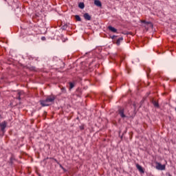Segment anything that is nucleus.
<instances>
[{
    "mask_svg": "<svg viewBox=\"0 0 176 176\" xmlns=\"http://www.w3.org/2000/svg\"><path fill=\"white\" fill-rule=\"evenodd\" d=\"M80 130H85V125L80 126Z\"/></svg>",
    "mask_w": 176,
    "mask_h": 176,
    "instance_id": "nucleus-17",
    "label": "nucleus"
},
{
    "mask_svg": "<svg viewBox=\"0 0 176 176\" xmlns=\"http://www.w3.org/2000/svg\"><path fill=\"white\" fill-rule=\"evenodd\" d=\"M136 167L140 173H144V169L142 168V166H141L140 164H137Z\"/></svg>",
    "mask_w": 176,
    "mask_h": 176,
    "instance_id": "nucleus-7",
    "label": "nucleus"
},
{
    "mask_svg": "<svg viewBox=\"0 0 176 176\" xmlns=\"http://www.w3.org/2000/svg\"><path fill=\"white\" fill-rule=\"evenodd\" d=\"M109 31H111V32H117L118 30L116 28L112 27V26H109L108 27Z\"/></svg>",
    "mask_w": 176,
    "mask_h": 176,
    "instance_id": "nucleus-9",
    "label": "nucleus"
},
{
    "mask_svg": "<svg viewBox=\"0 0 176 176\" xmlns=\"http://www.w3.org/2000/svg\"><path fill=\"white\" fill-rule=\"evenodd\" d=\"M41 39H42V41H45V39H46V38L43 36L41 38Z\"/></svg>",
    "mask_w": 176,
    "mask_h": 176,
    "instance_id": "nucleus-20",
    "label": "nucleus"
},
{
    "mask_svg": "<svg viewBox=\"0 0 176 176\" xmlns=\"http://www.w3.org/2000/svg\"><path fill=\"white\" fill-rule=\"evenodd\" d=\"M118 113L121 118H126V115H124V110L123 109H120L118 110Z\"/></svg>",
    "mask_w": 176,
    "mask_h": 176,
    "instance_id": "nucleus-5",
    "label": "nucleus"
},
{
    "mask_svg": "<svg viewBox=\"0 0 176 176\" xmlns=\"http://www.w3.org/2000/svg\"><path fill=\"white\" fill-rule=\"evenodd\" d=\"M94 4H95L96 6H99V7H101V6H102L101 1H100V0H95V1H94Z\"/></svg>",
    "mask_w": 176,
    "mask_h": 176,
    "instance_id": "nucleus-8",
    "label": "nucleus"
},
{
    "mask_svg": "<svg viewBox=\"0 0 176 176\" xmlns=\"http://www.w3.org/2000/svg\"><path fill=\"white\" fill-rule=\"evenodd\" d=\"M78 7L80 8V9H85V3H80L78 4Z\"/></svg>",
    "mask_w": 176,
    "mask_h": 176,
    "instance_id": "nucleus-11",
    "label": "nucleus"
},
{
    "mask_svg": "<svg viewBox=\"0 0 176 176\" xmlns=\"http://www.w3.org/2000/svg\"><path fill=\"white\" fill-rule=\"evenodd\" d=\"M155 164H156L155 168L157 170H160L161 171H163V170H166V165H162V164L157 162H155Z\"/></svg>",
    "mask_w": 176,
    "mask_h": 176,
    "instance_id": "nucleus-3",
    "label": "nucleus"
},
{
    "mask_svg": "<svg viewBox=\"0 0 176 176\" xmlns=\"http://www.w3.org/2000/svg\"><path fill=\"white\" fill-rule=\"evenodd\" d=\"M153 104L155 108H159V103L156 101L153 102Z\"/></svg>",
    "mask_w": 176,
    "mask_h": 176,
    "instance_id": "nucleus-14",
    "label": "nucleus"
},
{
    "mask_svg": "<svg viewBox=\"0 0 176 176\" xmlns=\"http://www.w3.org/2000/svg\"><path fill=\"white\" fill-rule=\"evenodd\" d=\"M55 160V162H56V163H58V162L57 161V160Z\"/></svg>",
    "mask_w": 176,
    "mask_h": 176,
    "instance_id": "nucleus-22",
    "label": "nucleus"
},
{
    "mask_svg": "<svg viewBox=\"0 0 176 176\" xmlns=\"http://www.w3.org/2000/svg\"><path fill=\"white\" fill-rule=\"evenodd\" d=\"M14 160H16V159L14 158V156H12L10 157V163L11 164H13Z\"/></svg>",
    "mask_w": 176,
    "mask_h": 176,
    "instance_id": "nucleus-15",
    "label": "nucleus"
},
{
    "mask_svg": "<svg viewBox=\"0 0 176 176\" xmlns=\"http://www.w3.org/2000/svg\"><path fill=\"white\" fill-rule=\"evenodd\" d=\"M54 100H56V96L51 95L50 96H47L45 100H41L40 102L42 107H49V105H50V103L54 102Z\"/></svg>",
    "mask_w": 176,
    "mask_h": 176,
    "instance_id": "nucleus-1",
    "label": "nucleus"
},
{
    "mask_svg": "<svg viewBox=\"0 0 176 176\" xmlns=\"http://www.w3.org/2000/svg\"><path fill=\"white\" fill-rule=\"evenodd\" d=\"M2 118V116L0 114V119H1Z\"/></svg>",
    "mask_w": 176,
    "mask_h": 176,
    "instance_id": "nucleus-23",
    "label": "nucleus"
},
{
    "mask_svg": "<svg viewBox=\"0 0 176 176\" xmlns=\"http://www.w3.org/2000/svg\"><path fill=\"white\" fill-rule=\"evenodd\" d=\"M83 16L85 20H88V21L91 20V16H90L89 13L84 14Z\"/></svg>",
    "mask_w": 176,
    "mask_h": 176,
    "instance_id": "nucleus-6",
    "label": "nucleus"
},
{
    "mask_svg": "<svg viewBox=\"0 0 176 176\" xmlns=\"http://www.w3.org/2000/svg\"><path fill=\"white\" fill-rule=\"evenodd\" d=\"M74 87H75V85L74 84V82H69V90L74 89Z\"/></svg>",
    "mask_w": 176,
    "mask_h": 176,
    "instance_id": "nucleus-13",
    "label": "nucleus"
},
{
    "mask_svg": "<svg viewBox=\"0 0 176 176\" xmlns=\"http://www.w3.org/2000/svg\"><path fill=\"white\" fill-rule=\"evenodd\" d=\"M123 41V37H120V38H119L118 40H117V41H116V45H118V46H119L120 45V41Z\"/></svg>",
    "mask_w": 176,
    "mask_h": 176,
    "instance_id": "nucleus-10",
    "label": "nucleus"
},
{
    "mask_svg": "<svg viewBox=\"0 0 176 176\" xmlns=\"http://www.w3.org/2000/svg\"><path fill=\"white\" fill-rule=\"evenodd\" d=\"M60 168H63V170H64V167H63V166L61 164H60Z\"/></svg>",
    "mask_w": 176,
    "mask_h": 176,
    "instance_id": "nucleus-19",
    "label": "nucleus"
},
{
    "mask_svg": "<svg viewBox=\"0 0 176 176\" xmlns=\"http://www.w3.org/2000/svg\"><path fill=\"white\" fill-rule=\"evenodd\" d=\"M166 176H173V175H171V174H170V173H166Z\"/></svg>",
    "mask_w": 176,
    "mask_h": 176,
    "instance_id": "nucleus-18",
    "label": "nucleus"
},
{
    "mask_svg": "<svg viewBox=\"0 0 176 176\" xmlns=\"http://www.w3.org/2000/svg\"><path fill=\"white\" fill-rule=\"evenodd\" d=\"M18 97H17V100H21V98L20 97V96H21V92H19L18 93Z\"/></svg>",
    "mask_w": 176,
    "mask_h": 176,
    "instance_id": "nucleus-16",
    "label": "nucleus"
},
{
    "mask_svg": "<svg viewBox=\"0 0 176 176\" xmlns=\"http://www.w3.org/2000/svg\"><path fill=\"white\" fill-rule=\"evenodd\" d=\"M6 121L3 122L2 123H0V127L1 131H4L5 129H6Z\"/></svg>",
    "mask_w": 176,
    "mask_h": 176,
    "instance_id": "nucleus-4",
    "label": "nucleus"
},
{
    "mask_svg": "<svg viewBox=\"0 0 176 176\" xmlns=\"http://www.w3.org/2000/svg\"><path fill=\"white\" fill-rule=\"evenodd\" d=\"M116 37V36H113L112 39H115Z\"/></svg>",
    "mask_w": 176,
    "mask_h": 176,
    "instance_id": "nucleus-21",
    "label": "nucleus"
},
{
    "mask_svg": "<svg viewBox=\"0 0 176 176\" xmlns=\"http://www.w3.org/2000/svg\"><path fill=\"white\" fill-rule=\"evenodd\" d=\"M75 19L77 21H82V19H80V16L79 15H76Z\"/></svg>",
    "mask_w": 176,
    "mask_h": 176,
    "instance_id": "nucleus-12",
    "label": "nucleus"
},
{
    "mask_svg": "<svg viewBox=\"0 0 176 176\" xmlns=\"http://www.w3.org/2000/svg\"><path fill=\"white\" fill-rule=\"evenodd\" d=\"M141 23H144L143 27L145 28V30H146V31H148L149 30V28H153V23H152L150 21L142 20Z\"/></svg>",
    "mask_w": 176,
    "mask_h": 176,
    "instance_id": "nucleus-2",
    "label": "nucleus"
}]
</instances>
